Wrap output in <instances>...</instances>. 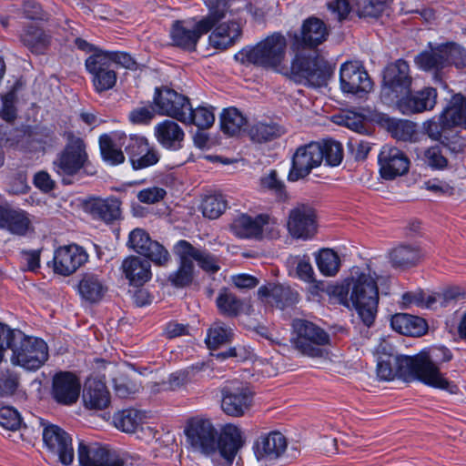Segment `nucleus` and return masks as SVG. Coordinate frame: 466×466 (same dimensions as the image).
<instances>
[{"label":"nucleus","instance_id":"obj_1","mask_svg":"<svg viewBox=\"0 0 466 466\" xmlns=\"http://www.w3.org/2000/svg\"><path fill=\"white\" fill-rule=\"evenodd\" d=\"M184 434L192 451L209 457L214 466H232L243 445L241 431L237 426L227 424L218 433L212 421L202 416L188 419Z\"/></svg>","mask_w":466,"mask_h":466},{"label":"nucleus","instance_id":"obj_2","mask_svg":"<svg viewBox=\"0 0 466 466\" xmlns=\"http://www.w3.org/2000/svg\"><path fill=\"white\" fill-rule=\"evenodd\" d=\"M336 294L350 295V300L363 324L370 327L375 320L379 303V289L376 277L370 273L355 271L336 288Z\"/></svg>","mask_w":466,"mask_h":466},{"label":"nucleus","instance_id":"obj_3","mask_svg":"<svg viewBox=\"0 0 466 466\" xmlns=\"http://www.w3.org/2000/svg\"><path fill=\"white\" fill-rule=\"evenodd\" d=\"M452 357L451 351L444 346L432 347L413 357L417 380L428 386L457 394L458 386L449 381L440 371V365L451 360Z\"/></svg>","mask_w":466,"mask_h":466},{"label":"nucleus","instance_id":"obj_4","mask_svg":"<svg viewBox=\"0 0 466 466\" xmlns=\"http://www.w3.org/2000/svg\"><path fill=\"white\" fill-rule=\"evenodd\" d=\"M287 40L280 33H274L254 46H247L234 58L240 64H251L267 69L279 70L286 57Z\"/></svg>","mask_w":466,"mask_h":466},{"label":"nucleus","instance_id":"obj_5","mask_svg":"<svg viewBox=\"0 0 466 466\" xmlns=\"http://www.w3.org/2000/svg\"><path fill=\"white\" fill-rule=\"evenodd\" d=\"M292 346L300 354L321 358L327 354L324 346L329 344V335L320 327L307 319H296L292 322Z\"/></svg>","mask_w":466,"mask_h":466},{"label":"nucleus","instance_id":"obj_6","mask_svg":"<svg viewBox=\"0 0 466 466\" xmlns=\"http://www.w3.org/2000/svg\"><path fill=\"white\" fill-rule=\"evenodd\" d=\"M412 82L410 67L406 60L400 58L389 63L382 73L381 102L392 105L394 100L411 89Z\"/></svg>","mask_w":466,"mask_h":466},{"label":"nucleus","instance_id":"obj_7","mask_svg":"<svg viewBox=\"0 0 466 466\" xmlns=\"http://www.w3.org/2000/svg\"><path fill=\"white\" fill-rule=\"evenodd\" d=\"M48 359L47 344L41 339L17 332L10 360L26 370L40 369Z\"/></svg>","mask_w":466,"mask_h":466},{"label":"nucleus","instance_id":"obj_8","mask_svg":"<svg viewBox=\"0 0 466 466\" xmlns=\"http://www.w3.org/2000/svg\"><path fill=\"white\" fill-rule=\"evenodd\" d=\"M290 69L296 81L313 87L326 86L333 74V66L319 55H297L291 62Z\"/></svg>","mask_w":466,"mask_h":466},{"label":"nucleus","instance_id":"obj_9","mask_svg":"<svg viewBox=\"0 0 466 466\" xmlns=\"http://www.w3.org/2000/svg\"><path fill=\"white\" fill-rule=\"evenodd\" d=\"M221 409L228 416H244L253 405L254 392L246 382L228 381L220 390Z\"/></svg>","mask_w":466,"mask_h":466},{"label":"nucleus","instance_id":"obj_10","mask_svg":"<svg viewBox=\"0 0 466 466\" xmlns=\"http://www.w3.org/2000/svg\"><path fill=\"white\" fill-rule=\"evenodd\" d=\"M119 133L120 145L124 147L135 170L149 167L159 161L160 153L158 149L150 146L146 137L137 135L127 136L126 133L121 131Z\"/></svg>","mask_w":466,"mask_h":466},{"label":"nucleus","instance_id":"obj_11","mask_svg":"<svg viewBox=\"0 0 466 466\" xmlns=\"http://www.w3.org/2000/svg\"><path fill=\"white\" fill-rule=\"evenodd\" d=\"M422 128L431 140L440 142L452 153H461L466 148L465 127L440 124L431 118L423 123Z\"/></svg>","mask_w":466,"mask_h":466},{"label":"nucleus","instance_id":"obj_12","mask_svg":"<svg viewBox=\"0 0 466 466\" xmlns=\"http://www.w3.org/2000/svg\"><path fill=\"white\" fill-rule=\"evenodd\" d=\"M377 375L380 380H392L396 377L405 381L417 380L413 357L384 353L378 359Z\"/></svg>","mask_w":466,"mask_h":466},{"label":"nucleus","instance_id":"obj_13","mask_svg":"<svg viewBox=\"0 0 466 466\" xmlns=\"http://www.w3.org/2000/svg\"><path fill=\"white\" fill-rule=\"evenodd\" d=\"M127 245L159 267L167 266L171 259L168 250L159 242L151 239L143 228L133 229L128 235Z\"/></svg>","mask_w":466,"mask_h":466},{"label":"nucleus","instance_id":"obj_14","mask_svg":"<svg viewBox=\"0 0 466 466\" xmlns=\"http://www.w3.org/2000/svg\"><path fill=\"white\" fill-rule=\"evenodd\" d=\"M322 161L320 142H310L299 147L292 156L288 179L295 182L304 178L313 168L319 167Z\"/></svg>","mask_w":466,"mask_h":466},{"label":"nucleus","instance_id":"obj_15","mask_svg":"<svg viewBox=\"0 0 466 466\" xmlns=\"http://www.w3.org/2000/svg\"><path fill=\"white\" fill-rule=\"evenodd\" d=\"M87 158L83 139L72 137L53 162L54 169L60 176H74L84 167Z\"/></svg>","mask_w":466,"mask_h":466},{"label":"nucleus","instance_id":"obj_16","mask_svg":"<svg viewBox=\"0 0 466 466\" xmlns=\"http://www.w3.org/2000/svg\"><path fill=\"white\" fill-rule=\"evenodd\" d=\"M86 68L92 76L95 90L98 93L113 88L116 83V73L106 51L97 50L86 60Z\"/></svg>","mask_w":466,"mask_h":466},{"label":"nucleus","instance_id":"obj_17","mask_svg":"<svg viewBox=\"0 0 466 466\" xmlns=\"http://www.w3.org/2000/svg\"><path fill=\"white\" fill-rule=\"evenodd\" d=\"M153 102L158 115L167 116L180 122L185 118V114L190 111L188 97L167 86L156 87Z\"/></svg>","mask_w":466,"mask_h":466},{"label":"nucleus","instance_id":"obj_18","mask_svg":"<svg viewBox=\"0 0 466 466\" xmlns=\"http://www.w3.org/2000/svg\"><path fill=\"white\" fill-rule=\"evenodd\" d=\"M43 441L47 451L57 457L64 465H70L75 458L71 436L61 427L55 424H44Z\"/></svg>","mask_w":466,"mask_h":466},{"label":"nucleus","instance_id":"obj_19","mask_svg":"<svg viewBox=\"0 0 466 466\" xmlns=\"http://www.w3.org/2000/svg\"><path fill=\"white\" fill-rule=\"evenodd\" d=\"M122 202L115 197L100 198L90 196L82 200V208L93 219L106 225L114 224L122 219Z\"/></svg>","mask_w":466,"mask_h":466},{"label":"nucleus","instance_id":"obj_20","mask_svg":"<svg viewBox=\"0 0 466 466\" xmlns=\"http://www.w3.org/2000/svg\"><path fill=\"white\" fill-rule=\"evenodd\" d=\"M81 466H124V459L98 442L80 441L77 449Z\"/></svg>","mask_w":466,"mask_h":466},{"label":"nucleus","instance_id":"obj_21","mask_svg":"<svg viewBox=\"0 0 466 466\" xmlns=\"http://www.w3.org/2000/svg\"><path fill=\"white\" fill-rule=\"evenodd\" d=\"M437 90L433 87H423L411 92V89L394 100L395 106L401 114L412 116L432 110L437 104Z\"/></svg>","mask_w":466,"mask_h":466},{"label":"nucleus","instance_id":"obj_22","mask_svg":"<svg viewBox=\"0 0 466 466\" xmlns=\"http://www.w3.org/2000/svg\"><path fill=\"white\" fill-rule=\"evenodd\" d=\"M288 230L295 238L309 239L317 231L315 209L305 204H298L289 213Z\"/></svg>","mask_w":466,"mask_h":466},{"label":"nucleus","instance_id":"obj_23","mask_svg":"<svg viewBox=\"0 0 466 466\" xmlns=\"http://www.w3.org/2000/svg\"><path fill=\"white\" fill-rule=\"evenodd\" d=\"M287 447L286 437L279 431H271L261 434L254 442L253 450L256 459L268 465L281 458Z\"/></svg>","mask_w":466,"mask_h":466},{"label":"nucleus","instance_id":"obj_24","mask_svg":"<svg viewBox=\"0 0 466 466\" xmlns=\"http://www.w3.org/2000/svg\"><path fill=\"white\" fill-rule=\"evenodd\" d=\"M380 173L384 179H394L409 171L410 159L406 154L396 147L385 145L378 157Z\"/></svg>","mask_w":466,"mask_h":466},{"label":"nucleus","instance_id":"obj_25","mask_svg":"<svg viewBox=\"0 0 466 466\" xmlns=\"http://www.w3.org/2000/svg\"><path fill=\"white\" fill-rule=\"evenodd\" d=\"M88 259L86 250L76 244L59 247L55 251L54 271L62 276L76 272Z\"/></svg>","mask_w":466,"mask_h":466},{"label":"nucleus","instance_id":"obj_26","mask_svg":"<svg viewBox=\"0 0 466 466\" xmlns=\"http://www.w3.org/2000/svg\"><path fill=\"white\" fill-rule=\"evenodd\" d=\"M80 390V380L72 372L60 371L53 378L51 394L58 404L66 406L75 404L78 400Z\"/></svg>","mask_w":466,"mask_h":466},{"label":"nucleus","instance_id":"obj_27","mask_svg":"<svg viewBox=\"0 0 466 466\" xmlns=\"http://www.w3.org/2000/svg\"><path fill=\"white\" fill-rule=\"evenodd\" d=\"M339 79L340 87L344 93H368L373 86L364 68L352 62H347L341 66Z\"/></svg>","mask_w":466,"mask_h":466},{"label":"nucleus","instance_id":"obj_28","mask_svg":"<svg viewBox=\"0 0 466 466\" xmlns=\"http://www.w3.org/2000/svg\"><path fill=\"white\" fill-rule=\"evenodd\" d=\"M329 31L319 18L310 17L304 21L299 34L294 35L291 48L299 51L303 48H314L326 41Z\"/></svg>","mask_w":466,"mask_h":466},{"label":"nucleus","instance_id":"obj_29","mask_svg":"<svg viewBox=\"0 0 466 466\" xmlns=\"http://www.w3.org/2000/svg\"><path fill=\"white\" fill-rule=\"evenodd\" d=\"M258 297L262 302L279 309L292 306L299 299L298 292L290 287L274 283L261 286L258 289Z\"/></svg>","mask_w":466,"mask_h":466},{"label":"nucleus","instance_id":"obj_30","mask_svg":"<svg viewBox=\"0 0 466 466\" xmlns=\"http://www.w3.org/2000/svg\"><path fill=\"white\" fill-rule=\"evenodd\" d=\"M268 214H259L251 217L248 214L238 216L231 223L232 232L241 238H259L263 233L264 226L269 223Z\"/></svg>","mask_w":466,"mask_h":466},{"label":"nucleus","instance_id":"obj_31","mask_svg":"<svg viewBox=\"0 0 466 466\" xmlns=\"http://www.w3.org/2000/svg\"><path fill=\"white\" fill-rule=\"evenodd\" d=\"M154 135L157 141L166 149L177 151L183 147L185 132L175 121L165 119L156 125Z\"/></svg>","mask_w":466,"mask_h":466},{"label":"nucleus","instance_id":"obj_32","mask_svg":"<svg viewBox=\"0 0 466 466\" xmlns=\"http://www.w3.org/2000/svg\"><path fill=\"white\" fill-rule=\"evenodd\" d=\"M0 228L18 237L26 236L34 231L31 215L21 208H6Z\"/></svg>","mask_w":466,"mask_h":466},{"label":"nucleus","instance_id":"obj_33","mask_svg":"<svg viewBox=\"0 0 466 466\" xmlns=\"http://www.w3.org/2000/svg\"><path fill=\"white\" fill-rule=\"evenodd\" d=\"M83 401L87 409L104 410L110 404V393L104 381L96 378L86 380L83 390Z\"/></svg>","mask_w":466,"mask_h":466},{"label":"nucleus","instance_id":"obj_34","mask_svg":"<svg viewBox=\"0 0 466 466\" xmlns=\"http://www.w3.org/2000/svg\"><path fill=\"white\" fill-rule=\"evenodd\" d=\"M173 251L178 259L179 266L168 276L167 280L176 288L187 287L192 283L194 279V263L186 254L180 240L175 244Z\"/></svg>","mask_w":466,"mask_h":466},{"label":"nucleus","instance_id":"obj_35","mask_svg":"<svg viewBox=\"0 0 466 466\" xmlns=\"http://www.w3.org/2000/svg\"><path fill=\"white\" fill-rule=\"evenodd\" d=\"M206 33L201 31L199 21L193 28L187 27L182 21H176L172 25L170 36L174 46L186 51H194L198 39Z\"/></svg>","mask_w":466,"mask_h":466},{"label":"nucleus","instance_id":"obj_36","mask_svg":"<svg viewBox=\"0 0 466 466\" xmlns=\"http://www.w3.org/2000/svg\"><path fill=\"white\" fill-rule=\"evenodd\" d=\"M122 271L129 283L134 286H142L151 278V265L148 260L137 256H129L121 265Z\"/></svg>","mask_w":466,"mask_h":466},{"label":"nucleus","instance_id":"obj_37","mask_svg":"<svg viewBox=\"0 0 466 466\" xmlns=\"http://www.w3.org/2000/svg\"><path fill=\"white\" fill-rule=\"evenodd\" d=\"M422 257L421 249L418 246L410 244L395 247L389 254L391 266L403 270L416 267Z\"/></svg>","mask_w":466,"mask_h":466},{"label":"nucleus","instance_id":"obj_38","mask_svg":"<svg viewBox=\"0 0 466 466\" xmlns=\"http://www.w3.org/2000/svg\"><path fill=\"white\" fill-rule=\"evenodd\" d=\"M241 34L242 29L238 22L222 23L215 27L209 35V42L215 48L224 50L235 45Z\"/></svg>","mask_w":466,"mask_h":466},{"label":"nucleus","instance_id":"obj_39","mask_svg":"<svg viewBox=\"0 0 466 466\" xmlns=\"http://www.w3.org/2000/svg\"><path fill=\"white\" fill-rule=\"evenodd\" d=\"M51 35L43 28L35 25L25 26L19 34V40L30 52L40 55L51 44Z\"/></svg>","mask_w":466,"mask_h":466},{"label":"nucleus","instance_id":"obj_40","mask_svg":"<svg viewBox=\"0 0 466 466\" xmlns=\"http://www.w3.org/2000/svg\"><path fill=\"white\" fill-rule=\"evenodd\" d=\"M390 325L400 334L411 337L421 336L428 329V325L422 318L407 313L393 315L390 319Z\"/></svg>","mask_w":466,"mask_h":466},{"label":"nucleus","instance_id":"obj_41","mask_svg":"<svg viewBox=\"0 0 466 466\" xmlns=\"http://www.w3.org/2000/svg\"><path fill=\"white\" fill-rule=\"evenodd\" d=\"M119 131L114 132L111 135L103 134L99 137V148L104 161L106 163L116 166L125 162V155L122 151L123 146L120 145L121 139Z\"/></svg>","mask_w":466,"mask_h":466},{"label":"nucleus","instance_id":"obj_42","mask_svg":"<svg viewBox=\"0 0 466 466\" xmlns=\"http://www.w3.org/2000/svg\"><path fill=\"white\" fill-rule=\"evenodd\" d=\"M437 122L466 127V98L460 94L453 96Z\"/></svg>","mask_w":466,"mask_h":466},{"label":"nucleus","instance_id":"obj_43","mask_svg":"<svg viewBox=\"0 0 466 466\" xmlns=\"http://www.w3.org/2000/svg\"><path fill=\"white\" fill-rule=\"evenodd\" d=\"M107 291L105 282L96 275L86 273L78 283V292L81 298L89 302L100 301Z\"/></svg>","mask_w":466,"mask_h":466},{"label":"nucleus","instance_id":"obj_44","mask_svg":"<svg viewBox=\"0 0 466 466\" xmlns=\"http://www.w3.org/2000/svg\"><path fill=\"white\" fill-rule=\"evenodd\" d=\"M186 254L191 260H195L205 272L214 274L220 269L218 258L208 250L195 248L190 242L180 239Z\"/></svg>","mask_w":466,"mask_h":466},{"label":"nucleus","instance_id":"obj_45","mask_svg":"<svg viewBox=\"0 0 466 466\" xmlns=\"http://www.w3.org/2000/svg\"><path fill=\"white\" fill-rule=\"evenodd\" d=\"M285 133L284 127L279 124L269 122H257L248 129L250 139L257 143H265L280 137Z\"/></svg>","mask_w":466,"mask_h":466},{"label":"nucleus","instance_id":"obj_46","mask_svg":"<svg viewBox=\"0 0 466 466\" xmlns=\"http://www.w3.org/2000/svg\"><path fill=\"white\" fill-rule=\"evenodd\" d=\"M220 128L228 136L238 135L247 125V118L236 107L225 108L220 114Z\"/></svg>","mask_w":466,"mask_h":466},{"label":"nucleus","instance_id":"obj_47","mask_svg":"<svg viewBox=\"0 0 466 466\" xmlns=\"http://www.w3.org/2000/svg\"><path fill=\"white\" fill-rule=\"evenodd\" d=\"M216 305L220 314L233 318L242 312L244 303L228 289H222L216 299Z\"/></svg>","mask_w":466,"mask_h":466},{"label":"nucleus","instance_id":"obj_48","mask_svg":"<svg viewBox=\"0 0 466 466\" xmlns=\"http://www.w3.org/2000/svg\"><path fill=\"white\" fill-rule=\"evenodd\" d=\"M234 338L233 329L221 321L214 322L208 329L206 344L208 349L216 350L229 343Z\"/></svg>","mask_w":466,"mask_h":466},{"label":"nucleus","instance_id":"obj_49","mask_svg":"<svg viewBox=\"0 0 466 466\" xmlns=\"http://www.w3.org/2000/svg\"><path fill=\"white\" fill-rule=\"evenodd\" d=\"M145 419L144 414L135 409H127L116 412L114 417V424L124 432H134Z\"/></svg>","mask_w":466,"mask_h":466},{"label":"nucleus","instance_id":"obj_50","mask_svg":"<svg viewBox=\"0 0 466 466\" xmlns=\"http://www.w3.org/2000/svg\"><path fill=\"white\" fill-rule=\"evenodd\" d=\"M441 45L431 51H424L417 55L414 62L417 66L424 71H439L445 67V60L442 54Z\"/></svg>","mask_w":466,"mask_h":466},{"label":"nucleus","instance_id":"obj_51","mask_svg":"<svg viewBox=\"0 0 466 466\" xmlns=\"http://www.w3.org/2000/svg\"><path fill=\"white\" fill-rule=\"evenodd\" d=\"M209 14L199 21L202 32L210 31L217 23L222 20L228 10V0H208Z\"/></svg>","mask_w":466,"mask_h":466},{"label":"nucleus","instance_id":"obj_52","mask_svg":"<svg viewBox=\"0 0 466 466\" xmlns=\"http://www.w3.org/2000/svg\"><path fill=\"white\" fill-rule=\"evenodd\" d=\"M185 116L181 123L194 125L201 129L210 127L215 122V115L212 109L207 106H198L193 109L190 105V111H187Z\"/></svg>","mask_w":466,"mask_h":466},{"label":"nucleus","instance_id":"obj_53","mask_svg":"<svg viewBox=\"0 0 466 466\" xmlns=\"http://www.w3.org/2000/svg\"><path fill=\"white\" fill-rule=\"evenodd\" d=\"M319 270L325 276H335L340 268L339 255L331 248H322L316 256Z\"/></svg>","mask_w":466,"mask_h":466},{"label":"nucleus","instance_id":"obj_54","mask_svg":"<svg viewBox=\"0 0 466 466\" xmlns=\"http://www.w3.org/2000/svg\"><path fill=\"white\" fill-rule=\"evenodd\" d=\"M227 208V200L221 194L207 196L201 204L204 217L216 219L220 217Z\"/></svg>","mask_w":466,"mask_h":466},{"label":"nucleus","instance_id":"obj_55","mask_svg":"<svg viewBox=\"0 0 466 466\" xmlns=\"http://www.w3.org/2000/svg\"><path fill=\"white\" fill-rule=\"evenodd\" d=\"M352 8L360 17H378L383 11L386 0H350Z\"/></svg>","mask_w":466,"mask_h":466},{"label":"nucleus","instance_id":"obj_56","mask_svg":"<svg viewBox=\"0 0 466 466\" xmlns=\"http://www.w3.org/2000/svg\"><path fill=\"white\" fill-rule=\"evenodd\" d=\"M445 67L451 65L458 68L466 66V53L460 46L453 43L441 45Z\"/></svg>","mask_w":466,"mask_h":466},{"label":"nucleus","instance_id":"obj_57","mask_svg":"<svg viewBox=\"0 0 466 466\" xmlns=\"http://www.w3.org/2000/svg\"><path fill=\"white\" fill-rule=\"evenodd\" d=\"M424 164L434 170H443L449 165V160L439 145L431 146L424 150L422 155Z\"/></svg>","mask_w":466,"mask_h":466},{"label":"nucleus","instance_id":"obj_58","mask_svg":"<svg viewBox=\"0 0 466 466\" xmlns=\"http://www.w3.org/2000/svg\"><path fill=\"white\" fill-rule=\"evenodd\" d=\"M323 160L327 165L336 167L339 165L343 158V148L340 143L334 140H325L320 143Z\"/></svg>","mask_w":466,"mask_h":466},{"label":"nucleus","instance_id":"obj_59","mask_svg":"<svg viewBox=\"0 0 466 466\" xmlns=\"http://www.w3.org/2000/svg\"><path fill=\"white\" fill-rule=\"evenodd\" d=\"M19 386V376L16 372L6 370L0 372V396H12Z\"/></svg>","mask_w":466,"mask_h":466},{"label":"nucleus","instance_id":"obj_60","mask_svg":"<svg viewBox=\"0 0 466 466\" xmlns=\"http://www.w3.org/2000/svg\"><path fill=\"white\" fill-rule=\"evenodd\" d=\"M21 417L16 410L12 407L0 408V425L8 431H16L21 426Z\"/></svg>","mask_w":466,"mask_h":466},{"label":"nucleus","instance_id":"obj_61","mask_svg":"<svg viewBox=\"0 0 466 466\" xmlns=\"http://www.w3.org/2000/svg\"><path fill=\"white\" fill-rule=\"evenodd\" d=\"M260 185L263 188L274 192L279 198H283L286 197L285 185L278 177V173L276 170H270L268 175L263 176L260 178Z\"/></svg>","mask_w":466,"mask_h":466},{"label":"nucleus","instance_id":"obj_62","mask_svg":"<svg viewBox=\"0 0 466 466\" xmlns=\"http://www.w3.org/2000/svg\"><path fill=\"white\" fill-rule=\"evenodd\" d=\"M22 14L25 18L35 21H48L50 16L39 3L33 0H27L23 3Z\"/></svg>","mask_w":466,"mask_h":466},{"label":"nucleus","instance_id":"obj_63","mask_svg":"<svg viewBox=\"0 0 466 466\" xmlns=\"http://www.w3.org/2000/svg\"><path fill=\"white\" fill-rule=\"evenodd\" d=\"M114 389L117 396L127 398L137 390V386L125 375H119L113 380Z\"/></svg>","mask_w":466,"mask_h":466},{"label":"nucleus","instance_id":"obj_64","mask_svg":"<svg viewBox=\"0 0 466 466\" xmlns=\"http://www.w3.org/2000/svg\"><path fill=\"white\" fill-rule=\"evenodd\" d=\"M167 192L164 188L158 187H147L137 193V199L144 204H155L162 200Z\"/></svg>","mask_w":466,"mask_h":466}]
</instances>
